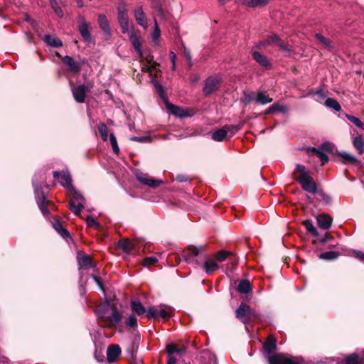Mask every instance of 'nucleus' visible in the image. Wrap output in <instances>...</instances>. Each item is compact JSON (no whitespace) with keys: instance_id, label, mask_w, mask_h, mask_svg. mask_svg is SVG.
<instances>
[{"instance_id":"obj_54","label":"nucleus","mask_w":364,"mask_h":364,"mask_svg":"<svg viewBox=\"0 0 364 364\" xmlns=\"http://www.w3.org/2000/svg\"><path fill=\"white\" fill-rule=\"evenodd\" d=\"M131 140L138 141V142H149L150 139L148 136H142V137H138V136H133L131 138Z\"/></svg>"},{"instance_id":"obj_46","label":"nucleus","mask_w":364,"mask_h":364,"mask_svg":"<svg viewBox=\"0 0 364 364\" xmlns=\"http://www.w3.org/2000/svg\"><path fill=\"white\" fill-rule=\"evenodd\" d=\"M230 252L220 251L215 254V258L217 262H222L225 261L229 256H232Z\"/></svg>"},{"instance_id":"obj_42","label":"nucleus","mask_w":364,"mask_h":364,"mask_svg":"<svg viewBox=\"0 0 364 364\" xmlns=\"http://www.w3.org/2000/svg\"><path fill=\"white\" fill-rule=\"evenodd\" d=\"M345 116L355 126L364 130V124L361 122V120L359 118L348 114H346Z\"/></svg>"},{"instance_id":"obj_48","label":"nucleus","mask_w":364,"mask_h":364,"mask_svg":"<svg viewBox=\"0 0 364 364\" xmlns=\"http://www.w3.org/2000/svg\"><path fill=\"white\" fill-rule=\"evenodd\" d=\"M50 4L56 15H58L59 17H63V11L60 7L58 1L56 0H50Z\"/></svg>"},{"instance_id":"obj_56","label":"nucleus","mask_w":364,"mask_h":364,"mask_svg":"<svg viewBox=\"0 0 364 364\" xmlns=\"http://www.w3.org/2000/svg\"><path fill=\"white\" fill-rule=\"evenodd\" d=\"M154 7L160 13L163 12L162 6L159 0H150Z\"/></svg>"},{"instance_id":"obj_18","label":"nucleus","mask_w":364,"mask_h":364,"mask_svg":"<svg viewBox=\"0 0 364 364\" xmlns=\"http://www.w3.org/2000/svg\"><path fill=\"white\" fill-rule=\"evenodd\" d=\"M121 353L120 348L117 345H111L107 350V358L109 363L116 361Z\"/></svg>"},{"instance_id":"obj_62","label":"nucleus","mask_w":364,"mask_h":364,"mask_svg":"<svg viewBox=\"0 0 364 364\" xmlns=\"http://www.w3.org/2000/svg\"><path fill=\"white\" fill-rule=\"evenodd\" d=\"M354 255L358 259L364 262V253L360 251H356L354 252Z\"/></svg>"},{"instance_id":"obj_49","label":"nucleus","mask_w":364,"mask_h":364,"mask_svg":"<svg viewBox=\"0 0 364 364\" xmlns=\"http://www.w3.org/2000/svg\"><path fill=\"white\" fill-rule=\"evenodd\" d=\"M109 141H110V144H111L113 151L115 154H118L119 152V146L117 144V139H116L115 136L114 135V134H110Z\"/></svg>"},{"instance_id":"obj_25","label":"nucleus","mask_w":364,"mask_h":364,"mask_svg":"<svg viewBox=\"0 0 364 364\" xmlns=\"http://www.w3.org/2000/svg\"><path fill=\"white\" fill-rule=\"evenodd\" d=\"M137 179L141 183L147 185L151 187H156L161 183V181L154 180L153 178H149L146 176H137Z\"/></svg>"},{"instance_id":"obj_55","label":"nucleus","mask_w":364,"mask_h":364,"mask_svg":"<svg viewBox=\"0 0 364 364\" xmlns=\"http://www.w3.org/2000/svg\"><path fill=\"white\" fill-rule=\"evenodd\" d=\"M316 39L321 43H322L323 45H324L325 46H329V42L325 38L323 37V36L320 35V34H316Z\"/></svg>"},{"instance_id":"obj_14","label":"nucleus","mask_w":364,"mask_h":364,"mask_svg":"<svg viewBox=\"0 0 364 364\" xmlns=\"http://www.w3.org/2000/svg\"><path fill=\"white\" fill-rule=\"evenodd\" d=\"M219 80L215 77H209L205 80L203 92L208 95L218 90Z\"/></svg>"},{"instance_id":"obj_21","label":"nucleus","mask_w":364,"mask_h":364,"mask_svg":"<svg viewBox=\"0 0 364 364\" xmlns=\"http://www.w3.org/2000/svg\"><path fill=\"white\" fill-rule=\"evenodd\" d=\"M203 268L207 274H211L216 271L219 268V266L215 259L207 258L203 262Z\"/></svg>"},{"instance_id":"obj_40","label":"nucleus","mask_w":364,"mask_h":364,"mask_svg":"<svg viewBox=\"0 0 364 364\" xmlns=\"http://www.w3.org/2000/svg\"><path fill=\"white\" fill-rule=\"evenodd\" d=\"M255 101L261 105H265L272 101V99L265 95L262 92H259L255 98Z\"/></svg>"},{"instance_id":"obj_32","label":"nucleus","mask_w":364,"mask_h":364,"mask_svg":"<svg viewBox=\"0 0 364 364\" xmlns=\"http://www.w3.org/2000/svg\"><path fill=\"white\" fill-rule=\"evenodd\" d=\"M118 246L120 247L125 253H129L133 250L134 247V242L133 241H130L129 240H122L119 241Z\"/></svg>"},{"instance_id":"obj_47","label":"nucleus","mask_w":364,"mask_h":364,"mask_svg":"<svg viewBox=\"0 0 364 364\" xmlns=\"http://www.w3.org/2000/svg\"><path fill=\"white\" fill-rule=\"evenodd\" d=\"M86 223L88 227L93 228L95 230H99L100 228V223L91 215L87 218Z\"/></svg>"},{"instance_id":"obj_33","label":"nucleus","mask_w":364,"mask_h":364,"mask_svg":"<svg viewBox=\"0 0 364 364\" xmlns=\"http://www.w3.org/2000/svg\"><path fill=\"white\" fill-rule=\"evenodd\" d=\"M172 309L171 307L160 306L158 308V316L163 318L164 319H168L172 315Z\"/></svg>"},{"instance_id":"obj_2","label":"nucleus","mask_w":364,"mask_h":364,"mask_svg":"<svg viewBox=\"0 0 364 364\" xmlns=\"http://www.w3.org/2000/svg\"><path fill=\"white\" fill-rule=\"evenodd\" d=\"M68 193L70 198V208L71 210L75 214L79 215L81 210L84 208L85 198L78 193L74 187H71L68 190Z\"/></svg>"},{"instance_id":"obj_39","label":"nucleus","mask_w":364,"mask_h":364,"mask_svg":"<svg viewBox=\"0 0 364 364\" xmlns=\"http://www.w3.org/2000/svg\"><path fill=\"white\" fill-rule=\"evenodd\" d=\"M166 351L168 353V355H181L184 351V349L178 348L176 346L173 344H168L166 346Z\"/></svg>"},{"instance_id":"obj_17","label":"nucleus","mask_w":364,"mask_h":364,"mask_svg":"<svg viewBox=\"0 0 364 364\" xmlns=\"http://www.w3.org/2000/svg\"><path fill=\"white\" fill-rule=\"evenodd\" d=\"M318 226L323 229L328 230L332 225L333 219L327 214H320L316 218Z\"/></svg>"},{"instance_id":"obj_41","label":"nucleus","mask_w":364,"mask_h":364,"mask_svg":"<svg viewBox=\"0 0 364 364\" xmlns=\"http://www.w3.org/2000/svg\"><path fill=\"white\" fill-rule=\"evenodd\" d=\"M49 201L47 200L46 197L45 196H42L41 201H38V207L41 211V213L44 215H48L49 214V210L47 208V203Z\"/></svg>"},{"instance_id":"obj_10","label":"nucleus","mask_w":364,"mask_h":364,"mask_svg":"<svg viewBox=\"0 0 364 364\" xmlns=\"http://www.w3.org/2000/svg\"><path fill=\"white\" fill-rule=\"evenodd\" d=\"M204 250L205 246L195 247L190 245L183 252L182 256L186 262H191L194 257H197Z\"/></svg>"},{"instance_id":"obj_29","label":"nucleus","mask_w":364,"mask_h":364,"mask_svg":"<svg viewBox=\"0 0 364 364\" xmlns=\"http://www.w3.org/2000/svg\"><path fill=\"white\" fill-rule=\"evenodd\" d=\"M98 23L101 29L106 33L109 34L110 28L109 23L107 17L103 14H100L98 16Z\"/></svg>"},{"instance_id":"obj_9","label":"nucleus","mask_w":364,"mask_h":364,"mask_svg":"<svg viewBox=\"0 0 364 364\" xmlns=\"http://www.w3.org/2000/svg\"><path fill=\"white\" fill-rule=\"evenodd\" d=\"M268 360L269 364H303L298 359H292L281 353L269 356Z\"/></svg>"},{"instance_id":"obj_35","label":"nucleus","mask_w":364,"mask_h":364,"mask_svg":"<svg viewBox=\"0 0 364 364\" xmlns=\"http://www.w3.org/2000/svg\"><path fill=\"white\" fill-rule=\"evenodd\" d=\"M309 153H310V154L316 155L320 159V161L323 165L326 164L328 161V157L327 156V155L323 154L321 151L317 150L315 148H312L310 150Z\"/></svg>"},{"instance_id":"obj_53","label":"nucleus","mask_w":364,"mask_h":364,"mask_svg":"<svg viewBox=\"0 0 364 364\" xmlns=\"http://www.w3.org/2000/svg\"><path fill=\"white\" fill-rule=\"evenodd\" d=\"M146 316L148 317L156 318L158 316V308L150 307L148 309Z\"/></svg>"},{"instance_id":"obj_11","label":"nucleus","mask_w":364,"mask_h":364,"mask_svg":"<svg viewBox=\"0 0 364 364\" xmlns=\"http://www.w3.org/2000/svg\"><path fill=\"white\" fill-rule=\"evenodd\" d=\"M53 176L59 180L60 183L66 188L67 191L73 187L71 176L69 172L64 171L61 172L54 171Z\"/></svg>"},{"instance_id":"obj_3","label":"nucleus","mask_w":364,"mask_h":364,"mask_svg":"<svg viewBox=\"0 0 364 364\" xmlns=\"http://www.w3.org/2000/svg\"><path fill=\"white\" fill-rule=\"evenodd\" d=\"M117 16L122 33H126L133 30L132 25L129 20L128 11L125 4H122L118 6Z\"/></svg>"},{"instance_id":"obj_30","label":"nucleus","mask_w":364,"mask_h":364,"mask_svg":"<svg viewBox=\"0 0 364 364\" xmlns=\"http://www.w3.org/2000/svg\"><path fill=\"white\" fill-rule=\"evenodd\" d=\"M353 144L359 154L364 152V138L362 135L358 134L353 138Z\"/></svg>"},{"instance_id":"obj_44","label":"nucleus","mask_w":364,"mask_h":364,"mask_svg":"<svg viewBox=\"0 0 364 364\" xmlns=\"http://www.w3.org/2000/svg\"><path fill=\"white\" fill-rule=\"evenodd\" d=\"M303 225L308 230L309 232H311L313 235L317 236L318 231L316 228L314 226L313 222L311 220H306L303 222Z\"/></svg>"},{"instance_id":"obj_34","label":"nucleus","mask_w":364,"mask_h":364,"mask_svg":"<svg viewBox=\"0 0 364 364\" xmlns=\"http://www.w3.org/2000/svg\"><path fill=\"white\" fill-rule=\"evenodd\" d=\"M200 359L201 364H217L215 357L209 352H203Z\"/></svg>"},{"instance_id":"obj_15","label":"nucleus","mask_w":364,"mask_h":364,"mask_svg":"<svg viewBox=\"0 0 364 364\" xmlns=\"http://www.w3.org/2000/svg\"><path fill=\"white\" fill-rule=\"evenodd\" d=\"M166 107L171 114L176 117L182 118L191 116V114L188 109H183L172 104L166 103Z\"/></svg>"},{"instance_id":"obj_19","label":"nucleus","mask_w":364,"mask_h":364,"mask_svg":"<svg viewBox=\"0 0 364 364\" xmlns=\"http://www.w3.org/2000/svg\"><path fill=\"white\" fill-rule=\"evenodd\" d=\"M239 1L247 7L256 8L266 6L269 0H239Z\"/></svg>"},{"instance_id":"obj_37","label":"nucleus","mask_w":364,"mask_h":364,"mask_svg":"<svg viewBox=\"0 0 364 364\" xmlns=\"http://www.w3.org/2000/svg\"><path fill=\"white\" fill-rule=\"evenodd\" d=\"M339 253L336 251H328L320 255L319 257L326 260H333L338 257Z\"/></svg>"},{"instance_id":"obj_58","label":"nucleus","mask_w":364,"mask_h":364,"mask_svg":"<svg viewBox=\"0 0 364 364\" xmlns=\"http://www.w3.org/2000/svg\"><path fill=\"white\" fill-rule=\"evenodd\" d=\"M58 232L63 237V238H67L69 237V232L68 231L63 228H61L58 231Z\"/></svg>"},{"instance_id":"obj_23","label":"nucleus","mask_w":364,"mask_h":364,"mask_svg":"<svg viewBox=\"0 0 364 364\" xmlns=\"http://www.w3.org/2000/svg\"><path fill=\"white\" fill-rule=\"evenodd\" d=\"M252 58L253 59L257 62L260 65L264 67V68H269L270 67V63L268 60V58L264 55L259 53L257 51H254L252 53Z\"/></svg>"},{"instance_id":"obj_6","label":"nucleus","mask_w":364,"mask_h":364,"mask_svg":"<svg viewBox=\"0 0 364 364\" xmlns=\"http://www.w3.org/2000/svg\"><path fill=\"white\" fill-rule=\"evenodd\" d=\"M277 46L281 50L290 53L291 50L289 48L287 44L281 40L276 34H272L267 36L265 39L259 42L260 47H266L269 46Z\"/></svg>"},{"instance_id":"obj_57","label":"nucleus","mask_w":364,"mask_h":364,"mask_svg":"<svg viewBox=\"0 0 364 364\" xmlns=\"http://www.w3.org/2000/svg\"><path fill=\"white\" fill-rule=\"evenodd\" d=\"M178 356L176 355H168L167 364H175L178 360Z\"/></svg>"},{"instance_id":"obj_38","label":"nucleus","mask_w":364,"mask_h":364,"mask_svg":"<svg viewBox=\"0 0 364 364\" xmlns=\"http://www.w3.org/2000/svg\"><path fill=\"white\" fill-rule=\"evenodd\" d=\"M125 324L130 328H136L138 326L137 324V318L133 314H129L127 317L125 318Z\"/></svg>"},{"instance_id":"obj_16","label":"nucleus","mask_w":364,"mask_h":364,"mask_svg":"<svg viewBox=\"0 0 364 364\" xmlns=\"http://www.w3.org/2000/svg\"><path fill=\"white\" fill-rule=\"evenodd\" d=\"M300 185L303 190L309 193H315L317 192V186L314 178L310 176L303 181H301Z\"/></svg>"},{"instance_id":"obj_52","label":"nucleus","mask_w":364,"mask_h":364,"mask_svg":"<svg viewBox=\"0 0 364 364\" xmlns=\"http://www.w3.org/2000/svg\"><path fill=\"white\" fill-rule=\"evenodd\" d=\"M345 364H360L358 355L355 354L350 355L346 358Z\"/></svg>"},{"instance_id":"obj_59","label":"nucleus","mask_w":364,"mask_h":364,"mask_svg":"<svg viewBox=\"0 0 364 364\" xmlns=\"http://www.w3.org/2000/svg\"><path fill=\"white\" fill-rule=\"evenodd\" d=\"M58 232L63 237V238H67L69 237V232L68 231L63 228H61L58 231Z\"/></svg>"},{"instance_id":"obj_31","label":"nucleus","mask_w":364,"mask_h":364,"mask_svg":"<svg viewBox=\"0 0 364 364\" xmlns=\"http://www.w3.org/2000/svg\"><path fill=\"white\" fill-rule=\"evenodd\" d=\"M251 284L248 280L243 279L239 282L237 290L241 294H247L251 291Z\"/></svg>"},{"instance_id":"obj_60","label":"nucleus","mask_w":364,"mask_h":364,"mask_svg":"<svg viewBox=\"0 0 364 364\" xmlns=\"http://www.w3.org/2000/svg\"><path fill=\"white\" fill-rule=\"evenodd\" d=\"M53 226L54 229L58 232L61 228H63L61 223L58 220H55L53 223Z\"/></svg>"},{"instance_id":"obj_7","label":"nucleus","mask_w":364,"mask_h":364,"mask_svg":"<svg viewBox=\"0 0 364 364\" xmlns=\"http://www.w3.org/2000/svg\"><path fill=\"white\" fill-rule=\"evenodd\" d=\"M92 87V85L90 83H88L87 85L73 86L72 87V93L75 100L78 103L84 102L86 92H90Z\"/></svg>"},{"instance_id":"obj_12","label":"nucleus","mask_w":364,"mask_h":364,"mask_svg":"<svg viewBox=\"0 0 364 364\" xmlns=\"http://www.w3.org/2000/svg\"><path fill=\"white\" fill-rule=\"evenodd\" d=\"M294 178L300 183L303 181L307 178H309L311 176V171L307 169L304 166L301 164H297L296 166L295 170L293 172Z\"/></svg>"},{"instance_id":"obj_51","label":"nucleus","mask_w":364,"mask_h":364,"mask_svg":"<svg viewBox=\"0 0 364 364\" xmlns=\"http://www.w3.org/2000/svg\"><path fill=\"white\" fill-rule=\"evenodd\" d=\"M158 262V259L155 256L147 257L144 259L143 264L145 267H149Z\"/></svg>"},{"instance_id":"obj_20","label":"nucleus","mask_w":364,"mask_h":364,"mask_svg":"<svg viewBox=\"0 0 364 364\" xmlns=\"http://www.w3.org/2000/svg\"><path fill=\"white\" fill-rule=\"evenodd\" d=\"M63 62L69 68V70L78 73L80 70V65L75 62L71 57L66 55L63 58Z\"/></svg>"},{"instance_id":"obj_61","label":"nucleus","mask_w":364,"mask_h":364,"mask_svg":"<svg viewBox=\"0 0 364 364\" xmlns=\"http://www.w3.org/2000/svg\"><path fill=\"white\" fill-rule=\"evenodd\" d=\"M170 56H171V60L172 62V64H173V66H172V70H175L176 68V54L173 53V52H171L170 53Z\"/></svg>"},{"instance_id":"obj_63","label":"nucleus","mask_w":364,"mask_h":364,"mask_svg":"<svg viewBox=\"0 0 364 364\" xmlns=\"http://www.w3.org/2000/svg\"><path fill=\"white\" fill-rule=\"evenodd\" d=\"M322 149L331 151L332 150V145L328 142H325L321 146Z\"/></svg>"},{"instance_id":"obj_64","label":"nucleus","mask_w":364,"mask_h":364,"mask_svg":"<svg viewBox=\"0 0 364 364\" xmlns=\"http://www.w3.org/2000/svg\"><path fill=\"white\" fill-rule=\"evenodd\" d=\"M93 279L95 281V282L97 283V284L100 287V288L102 290H104L103 289L102 284V282L100 281V278L99 277H97V276H93Z\"/></svg>"},{"instance_id":"obj_22","label":"nucleus","mask_w":364,"mask_h":364,"mask_svg":"<svg viewBox=\"0 0 364 364\" xmlns=\"http://www.w3.org/2000/svg\"><path fill=\"white\" fill-rule=\"evenodd\" d=\"M130 307L132 311L138 316H142L146 313V309L143 304L138 300H132L130 303Z\"/></svg>"},{"instance_id":"obj_45","label":"nucleus","mask_w":364,"mask_h":364,"mask_svg":"<svg viewBox=\"0 0 364 364\" xmlns=\"http://www.w3.org/2000/svg\"><path fill=\"white\" fill-rule=\"evenodd\" d=\"M98 130L100 133L102 139L105 141H107L109 129H108L107 125L104 123L100 124L98 126Z\"/></svg>"},{"instance_id":"obj_43","label":"nucleus","mask_w":364,"mask_h":364,"mask_svg":"<svg viewBox=\"0 0 364 364\" xmlns=\"http://www.w3.org/2000/svg\"><path fill=\"white\" fill-rule=\"evenodd\" d=\"M287 110L288 109L287 107L275 103L268 108V109L266 111V114H270L274 111L286 112Z\"/></svg>"},{"instance_id":"obj_13","label":"nucleus","mask_w":364,"mask_h":364,"mask_svg":"<svg viewBox=\"0 0 364 364\" xmlns=\"http://www.w3.org/2000/svg\"><path fill=\"white\" fill-rule=\"evenodd\" d=\"M134 16L135 18L136 21L140 26H141L144 29H147L148 21L141 6H138L134 9Z\"/></svg>"},{"instance_id":"obj_5","label":"nucleus","mask_w":364,"mask_h":364,"mask_svg":"<svg viewBox=\"0 0 364 364\" xmlns=\"http://www.w3.org/2000/svg\"><path fill=\"white\" fill-rule=\"evenodd\" d=\"M236 317L242 323H247L257 317V314L247 304H242L236 310Z\"/></svg>"},{"instance_id":"obj_1","label":"nucleus","mask_w":364,"mask_h":364,"mask_svg":"<svg viewBox=\"0 0 364 364\" xmlns=\"http://www.w3.org/2000/svg\"><path fill=\"white\" fill-rule=\"evenodd\" d=\"M130 41L139 55V58L141 63H146V64L143 65L141 68V70L143 72H149L152 74V72H155V75H157V73L159 70H157L158 64L154 61V58L152 56L148 55H145L143 53L141 47V41L139 36L136 34L134 30H131L127 32Z\"/></svg>"},{"instance_id":"obj_36","label":"nucleus","mask_w":364,"mask_h":364,"mask_svg":"<svg viewBox=\"0 0 364 364\" xmlns=\"http://www.w3.org/2000/svg\"><path fill=\"white\" fill-rule=\"evenodd\" d=\"M325 105L335 111L339 112L341 110V106L340 104L333 98H327L325 101Z\"/></svg>"},{"instance_id":"obj_24","label":"nucleus","mask_w":364,"mask_h":364,"mask_svg":"<svg viewBox=\"0 0 364 364\" xmlns=\"http://www.w3.org/2000/svg\"><path fill=\"white\" fill-rule=\"evenodd\" d=\"M77 259L80 266L82 268L87 269L94 266L91 258L87 255L79 253Z\"/></svg>"},{"instance_id":"obj_26","label":"nucleus","mask_w":364,"mask_h":364,"mask_svg":"<svg viewBox=\"0 0 364 364\" xmlns=\"http://www.w3.org/2000/svg\"><path fill=\"white\" fill-rule=\"evenodd\" d=\"M264 350L269 354L276 348V339L272 336H268L266 341L263 344Z\"/></svg>"},{"instance_id":"obj_50","label":"nucleus","mask_w":364,"mask_h":364,"mask_svg":"<svg viewBox=\"0 0 364 364\" xmlns=\"http://www.w3.org/2000/svg\"><path fill=\"white\" fill-rule=\"evenodd\" d=\"M161 35V31L159 29V27L158 26V23L156 19H154V29L152 33V38L154 41H156L159 40Z\"/></svg>"},{"instance_id":"obj_8","label":"nucleus","mask_w":364,"mask_h":364,"mask_svg":"<svg viewBox=\"0 0 364 364\" xmlns=\"http://www.w3.org/2000/svg\"><path fill=\"white\" fill-rule=\"evenodd\" d=\"M99 317L101 318L105 326L112 328L116 327L122 319V314L115 307H114L112 309V313L111 316H104L100 314Z\"/></svg>"},{"instance_id":"obj_4","label":"nucleus","mask_w":364,"mask_h":364,"mask_svg":"<svg viewBox=\"0 0 364 364\" xmlns=\"http://www.w3.org/2000/svg\"><path fill=\"white\" fill-rule=\"evenodd\" d=\"M241 127L239 125H225L223 128L215 130L212 133V139L215 141H222L228 136V134L230 136L237 133Z\"/></svg>"},{"instance_id":"obj_27","label":"nucleus","mask_w":364,"mask_h":364,"mask_svg":"<svg viewBox=\"0 0 364 364\" xmlns=\"http://www.w3.org/2000/svg\"><path fill=\"white\" fill-rule=\"evenodd\" d=\"M79 31L85 41L90 42L91 36L89 31L88 25L84 20L82 21L79 26Z\"/></svg>"},{"instance_id":"obj_28","label":"nucleus","mask_w":364,"mask_h":364,"mask_svg":"<svg viewBox=\"0 0 364 364\" xmlns=\"http://www.w3.org/2000/svg\"><path fill=\"white\" fill-rule=\"evenodd\" d=\"M44 41L50 46L58 48L63 46L62 41L57 37L52 35H46Z\"/></svg>"}]
</instances>
